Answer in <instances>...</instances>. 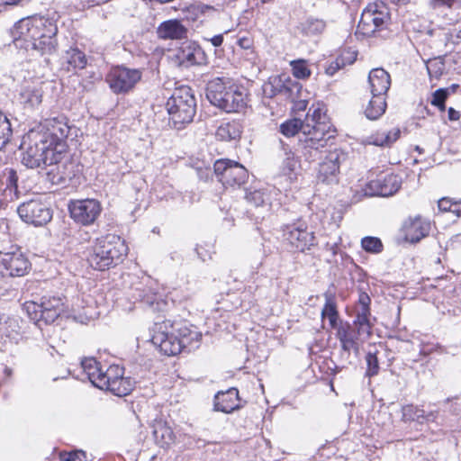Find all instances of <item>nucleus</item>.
Here are the masks:
<instances>
[{
	"mask_svg": "<svg viewBox=\"0 0 461 461\" xmlns=\"http://www.w3.org/2000/svg\"><path fill=\"white\" fill-rule=\"evenodd\" d=\"M361 246L364 250L370 253H379L383 249L382 241L376 237L363 238L361 240Z\"/></svg>",
	"mask_w": 461,
	"mask_h": 461,
	"instance_id": "42",
	"label": "nucleus"
},
{
	"mask_svg": "<svg viewBox=\"0 0 461 461\" xmlns=\"http://www.w3.org/2000/svg\"><path fill=\"white\" fill-rule=\"evenodd\" d=\"M370 301L371 300H370L369 296L366 294L362 293L359 295L357 305H360V306H369Z\"/></svg>",
	"mask_w": 461,
	"mask_h": 461,
	"instance_id": "57",
	"label": "nucleus"
},
{
	"mask_svg": "<svg viewBox=\"0 0 461 461\" xmlns=\"http://www.w3.org/2000/svg\"><path fill=\"white\" fill-rule=\"evenodd\" d=\"M65 59L74 68H84L86 65V55L78 49H70L66 52Z\"/></svg>",
	"mask_w": 461,
	"mask_h": 461,
	"instance_id": "35",
	"label": "nucleus"
},
{
	"mask_svg": "<svg viewBox=\"0 0 461 461\" xmlns=\"http://www.w3.org/2000/svg\"><path fill=\"white\" fill-rule=\"evenodd\" d=\"M388 19L389 14L383 4H369L362 12L357 29L364 35H371L382 29Z\"/></svg>",
	"mask_w": 461,
	"mask_h": 461,
	"instance_id": "10",
	"label": "nucleus"
},
{
	"mask_svg": "<svg viewBox=\"0 0 461 461\" xmlns=\"http://www.w3.org/2000/svg\"><path fill=\"white\" fill-rule=\"evenodd\" d=\"M368 82L373 95L384 96L390 88L391 77L384 68H374L368 76Z\"/></svg>",
	"mask_w": 461,
	"mask_h": 461,
	"instance_id": "24",
	"label": "nucleus"
},
{
	"mask_svg": "<svg viewBox=\"0 0 461 461\" xmlns=\"http://www.w3.org/2000/svg\"><path fill=\"white\" fill-rule=\"evenodd\" d=\"M371 334L369 328L353 322L352 324L339 325L337 329L336 337L345 352L350 353L353 351L357 354L361 343L367 339Z\"/></svg>",
	"mask_w": 461,
	"mask_h": 461,
	"instance_id": "8",
	"label": "nucleus"
},
{
	"mask_svg": "<svg viewBox=\"0 0 461 461\" xmlns=\"http://www.w3.org/2000/svg\"><path fill=\"white\" fill-rule=\"evenodd\" d=\"M81 366L89 381L95 387L100 389L101 385L99 384V381L100 379L104 378V376L106 375V371H102L100 364L92 357L83 359L81 362Z\"/></svg>",
	"mask_w": 461,
	"mask_h": 461,
	"instance_id": "28",
	"label": "nucleus"
},
{
	"mask_svg": "<svg viewBox=\"0 0 461 461\" xmlns=\"http://www.w3.org/2000/svg\"><path fill=\"white\" fill-rule=\"evenodd\" d=\"M12 133L10 121L0 112V150L9 142Z\"/></svg>",
	"mask_w": 461,
	"mask_h": 461,
	"instance_id": "37",
	"label": "nucleus"
},
{
	"mask_svg": "<svg viewBox=\"0 0 461 461\" xmlns=\"http://www.w3.org/2000/svg\"><path fill=\"white\" fill-rule=\"evenodd\" d=\"M4 176L5 178L6 189H10L11 191L14 189L16 193L18 181L16 172L14 169H8L7 172L5 173Z\"/></svg>",
	"mask_w": 461,
	"mask_h": 461,
	"instance_id": "50",
	"label": "nucleus"
},
{
	"mask_svg": "<svg viewBox=\"0 0 461 461\" xmlns=\"http://www.w3.org/2000/svg\"><path fill=\"white\" fill-rule=\"evenodd\" d=\"M58 28L43 17H28L16 23L11 31L13 41L19 49L41 55L52 54L57 48Z\"/></svg>",
	"mask_w": 461,
	"mask_h": 461,
	"instance_id": "1",
	"label": "nucleus"
},
{
	"mask_svg": "<svg viewBox=\"0 0 461 461\" xmlns=\"http://www.w3.org/2000/svg\"><path fill=\"white\" fill-rule=\"evenodd\" d=\"M280 83H281V81L276 78H275L273 82L270 81V82L265 83L263 86V92H264L265 96L272 98L275 95H276V94L278 92H281L282 90L277 88V86Z\"/></svg>",
	"mask_w": 461,
	"mask_h": 461,
	"instance_id": "48",
	"label": "nucleus"
},
{
	"mask_svg": "<svg viewBox=\"0 0 461 461\" xmlns=\"http://www.w3.org/2000/svg\"><path fill=\"white\" fill-rule=\"evenodd\" d=\"M385 109L386 102L384 96L373 95L365 109V114L369 120H376L384 113Z\"/></svg>",
	"mask_w": 461,
	"mask_h": 461,
	"instance_id": "33",
	"label": "nucleus"
},
{
	"mask_svg": "<svg viewBox=\"0 0 461 461\" xmlns=\"http://www.w3.org/2000/svg\"><path fill=\"white\" fill-rule=\"evenodd\" d=\"M325 26L322 20L311 17L301 23L300 30L305 35H316L321 33Z\"/></svg>",
	"mask_w": 461,
	"mask_h": 461,
	"instance_id": "34",
	"label": "nucleus"
},
{
	"mask_svg": "<svg viewBox=\"0 0 461 461\" xmlns=\"http://www.w3.org/2000/svg\"><path fill=\"white\" fill-rule=\"evenodd\" d=\"M366 361L367 365L366 375L374 376L377 375L379 371V365L376 355L370 352L367 353Z\"/></svg>",
	"mask_w": 461,
	"mask_h": 461,
	"instance_id": "45",
	"label": "nucleus"
},
{
	"mask_svg": "<svg viewBox=\"0 0 461 461\" xmlns=\"http://www.w3.org/2000/svg\"><path fill=\"white\" fill-rule=\"evenodd\" d=\"M447 115L450 121H456L459 119V113L452 107L448 109Z\"/></svg>",
	"mask_w": 461,
	"mask_h": 461,
	"instance_id": "59",
	"label": "nucleus"
},
{
	"mask_svg": "<svg viewBox=\"0 0 461 461\" xmlns=\"http://www.w3.org/2000/svg\"><path fill=\"white\" fill-rule=\"evenodd\" d=\"M153 437L158 445L166 447L175 441L172 429L164 421H156L153 426Z\"/></svg>",
	"mask_w": 461,
	"mask_h": 461,
	"instance_id": "29",
	"label": "nucleus"
},
{
	"mask_svg": "<svg viewBox=\"0 0 461 461\" xmlns=\"http://www.w3.org/2000/svg\"><path fill=\"white\" fill-rule=\"evenodd\" d=\"M57 149L60 151V158L52 165H47L50 169L47 171V178L53 185L65 184L75 176L74 163L64 155L65 144L63 140L58 143Z\"/></svg>",
	"mask_w": 461,
	"mask_h": 461,
	"instance_id": "14",
	"label": "nucleus"
},
{
	"mask_svg": "<svg viewBox=\"0 0 461 461\" xmlns=\"http://www.w3.org/2000/svg\"><path fill=\"white\" fill-rule=\"evenodd\" d=\"M169 120L175 128L189 123L196 112V100L192 89L186 86L176 87L166 104Z\"/></svg>",
	"mask_w": 461,
	"mask_h": 461,
	"instance_id": "7",
	"label": "nucleus"
},
{
	"mask_svg": "<svg viewBox=\"0 0 461 461\" xmlns=\"http://www.w3.org/2000/svg\"><path fill=\"white\" fill-rule=\"evenodd\" d=\"M19 0H4V3L5 5H14L18 2Z\"/></svg>",
	"mask_w": 461,
	"mask_h": 461,
	"instance_id": "60",
	"label": "nucleus"
},
{
	"mask_svg": "<svg viewBox=\"0 0 461 461\" xmlns=\"http://www.w3.org/2000/svg\"><path fill=\"white\" fill-rule=\"evenodd\" d=\"M223 41V36L221 34H218V35H215L213 36L212 39H211V42L212 44L214 46V47H219L221 45Z\"/></svg>",
	"mask_w": 461,
	"mask_h": 461,
	"instance_id": "58",
	"label": "nucleus"
},
{
	"mask_svg": "<svg viewBox=\"0 0 461 461\" xmlns=\"http://www.w3.org/2000/svg\"><path fill=\"white\" fill-rule=\"evenodd\" d=\"M101 211V204L95 199L77 200L69 205L71 217L83 225L93 223L100 215Z\"/></svg>",
	"mask_w": 461,
	"mask_h": 461,
	"instance_id": "15",
	"label": "nucleus"
},
{
	"mask_svg": "<svg viewBox=\"0 0 461 461\" xmlns=\"http://www.w3.org/2000/svg\"><path fill=\"white\" fill-rule=\"evenodd\" d=\"M206 96L212 104L227 113L240 112L247 104L244 92L227 77L211 80Z\"/></svg>",
	"mask_w": 461,
	"mask_h": 461,
	"instance_id": "4",
	"label": "nucleus"
},
{
	"mask_svg": "<svg viewBox=\"0 0 461 461\" xmlns=\"http://www.w3.org/2000/svg\"><path fill=\"white\" fill-rule=\"evenodd\" d=\"M449 212L457 218H461V201H453Z\"/></svg>",
	"mask_w": 461,
	"mask_h": 461,
	"instance_id": "54",
	"label": "nucleus"
},
{
	"mask_svg": "<svg viewBox=\"0 0 461 461\" xmlns=\"http://www.w3.org/2000/svg\"><path fill=\"white\" fill-rule=\"evenodd\" d=\"M23 309L26 311L29 318L35 321H43V312L41 308V302L37 303L35 302H26L23 305Z\"/></svg>",
	"mask_w": 461,
	"mask_h": 461,
	"instance_id": "39",
	"label": "nucleus"
},
{
	"mask_svg": "<svg viewBox=\"0 0 461 461\" xmlns=\"http://www.w3.org/2000/svg\"><path fill=\"white\" fill-rule=\"evenodd\" d=\"M344 68L343 65L339 63V60L336 59L334 62H331L330 65L326 68V73L330 76H333L339 69Z\"/></svg>",
	"mask_w": 461,
	"mask_h": 461,
	"instance_id": "53",
	"label": "nucleus"
},
{
	"mask_svg": "<svg viewBox=\"0 0 461 461\" xmlns=\"http://www.w3.org/2000/svg\"><path fill=\"white\" fill-rule=\"evenodd\" d=\"M448 95L447 89L440 88L434 92L432 95L431 104L438 107L440 111H445V101Z\"/></svg>",
	"mask_w": 461,
	"mask_h": 461,
	"instance_id": "44",
	"label": "nucleus"
},
{
	"mask_svg": "<svg viewBox=\"0 0 461 461\" xmlns=\"http://www.w3.org/2000/svg\"><path fill=\"white\" fill-rule=\"evenodd\" d=\"M284 238L295 250L303 252L314 245L313 232L304 223H294L284 230Z\"/></svg>",
	"mask_w": 461,
	"mask_h": 461,
	"instance_id": "16",
	"label": "nucleus"
},
{
	"mask_svg": "<svg viewBox=\"0 0 461 461\" xmlns=\"http://www.w3.org/2000/svg\"><path fill=\"white\" fill-rule=\"evenodd\" d=\"M5 372H6L7 375H10L11 370L9 368H5Z\"/></svg>",
	"mask_w": 461,
	"mask_h": 461,
	"instance_id": "62",
	"label": "nucleus"
},
{
	"mask_svg": "<svg viewBox=\"0 0 461 461\" xmlns=\"http://www.w3.org/2000/svg\"><path fill=\"white\" fill-rule=\"evenodd\" d=\"M100 379L101 390H107L117 396H124L132 390V384L129 377L123 376V369L117 366H110L106 369V375Z\"/></svg>",
	"mask_w": 461,
	"mask_h": 461,
	"instance_id": "13",
	"label": "nucleus"
},
{
	"mask_svg": "<svg viewBox=\"0 0 461 461\" xmlns=\"http://www.w3.org/2000/svg\"><path fill=\"white\" fill-rule=\"evenodd\" d=\"M456 39H458L459 41H461V30H459L456 33Z\"/></svg>",
	"mask_w": 461,
	"mask_h": 461,
	"instance_id": "61",
	"label": "nucleus"
},
{
	"mask_svg": "<svg viewBox=\"0 0 461 461\" xmlns=\"http://www.w3.org/2000/svg\"><path fill=\"white\" fill-rule=\"evenodd\" d=\"M245 198L248 203L256 207L264 205L268 199L265 192L257 189L248 191Z\"/></svg>",
	"mask_w": 461,
	"mask_h": 461,
	"instance_id": "40",
	"label": "nucleus"
},
{
	"mask_svg": "<svg viewBox=\"0 0 461 461\" xmlns=\"http://www.w3.org/2000/svg\"><path fill=\"white\" fill-rule=\"evenodd\" d=\"M299 167V161L294 157V154L291 151L285 152V158H284L282 169L285 174L294 173Z\"/></svg>",
	"mask_w": 461,
	"mask_h": 461,
	"instance_id": "43",
	"label": "nucleus"
},
{
	"mask_svg": "<svg viewBox=\"0 0 461 461\" xmlns=\"http://www.w3.org/2000/svg\"><path fill=\"white\" fill-rule=\"evenodd\" d=\"M127 246L119 236L108 234L95 240L87 260L93 268L104 271L119 264L127 255Z\"/></svg>",
	"mask_w": 461,
	"mask_h": 461,
	"instance_id": "5",
	"label": "nucleus"
},
{
	"mask_svg": "<svg viewBox=\"0 0 461 461\" xmlns=\"http://www.w3.org/2000/svg\"><path fill=\"white\" fill-rule=\"evenodd\" d=\"M457 0H433V4L435 6H447V7H452V5L456 2Z\"/></svg>",
	"mask_w": 461,
	"mask_h": 461,
	"instance_id": "56",
	"label": "nucleus"
},
{
	"mask_svg": "<svg viewBox=\"0 0 461 461\" xmlns=\"http://www.w3.org/2000/svg\"><path fill=\"white\" fill-rule=\"evenodd\" d=\"M292 73L294 77L299 79H306L310 77L312 72L309 68L308 63L304 59H297L290 62Z\"/></svg>",
	"mask_w": 461,
	"mask_h": 461,
	"instance_id": "36",
	"label": "nucleus"
},
{
	"mask_svg": "<svg viewBox=\"0 0 461 461\" xmlns=\"http://www.w3.org/2000/svg\"><path fill=\"white\" fill-rule=\"evenodd\" d=\"M437 412L430 411L425 413L424 410L413 404H407L402 408V420L404 422L417 421L418 423H424L435 420Z\"/></svg>",
	"mask_w": 461,
	"mask_h": 461,
	"instance_id": "27",
	"label": "nucleus"
},
{
	"mask_svg": "<svg viewBox=\"0 0 461 461\" xmlns=\"http://www.w3.org/2000/svg\"><path fill=\"white\" fill-rule=\"evenodd\" d=\"M444 69V64L438 60H431L427 65V70L430 77H434L436 78L439 77L442 75Z\"/></svg>",
	"mask_w": 461,
	"mask_h": 461,
	"instance_id": "49",
	"label": "nucleus"
},
{
	"mask_svg": "<svg viewBox=\"0 0 461 461\" xmlns=\"http://www.w3.org/2000/svg\"><path fill=\"white\" fill-rule=\"evenodd\" d=\"M334 130L330 123L329 129L324 131L321 138H317L314 133L309 134L301 140L303 142V156L306 160L313 161L318 158V154L321 152V149H323L327 145V141L334 137Z\"/></svg>",
	"mask_w": 461,
	"mask_h": 461,
	"instance_id": "21",
	"label": "nucleus"
},
{
	"mask_svg": "<svg viewBox=\"0 0 461 461\" xmlns=\"http://www.w3.org/2000/svg\"><path fill=\"white\" fill-rule=\"evenodd\" d=\"M22 100L31 107L39 105L42 101V93L38 88H26L21 94Z\"/></svg>",
	"mask_w": 461,
	"mask_h": 461,
	"instance_id": "38",
	"label": "nucleus"
},
{
	"mask_svg": "<svg viewBox=\"0 0 461 461\" xmlns=\"http://www.w3.org/2000/svg\"><path fill=\"white\" fill-rule=\"evenodd\" d=\"M370 316V308L369 306H360L357 305L356 307V319L353 322L367 327L371 330L372 325L369 321Z\"/></svg>",
	"mask_w": 461,
	"mask_h": 461,
	"instance_id": "41",
	"label": "nucleus"
},
{
	"mask_svg": "<svg viewBox=\"0 0 461 461\" xmlns=\"http://www.w3.org/2000/svg\"><path fill=\"white\" fill-rule=\"evenodd\" d=\"M62 461H86L87 456L82 450H76L72 452H64L60 454Z\"/></svg>",
	"mask_w": 461,
	"mask_h": 461,
	"instance_id": "46",
	"label": "nucleus"
},
{
	"mask_svg": "<svg viewBox=\"0 0 461 461\" xmlns=\"http://www.w3.org/2000/svg\"><path fill=\"white\" fill-rule=\"evenodd\" d=\"M357 52L355 50H352L350 49L344 50L341 54L337 58L339 60V63L340 62V65H343L344 67L347 65H351L355 62L357 59Z\"/></svg>",
	"mask_w": 461,
	"mask_h": 461,
	"instance_id": "47",
	"label": "nucleus"
},
{
	"mask_svg": "<svg viewBox=\"0 0 461 461\" xmlns=\"http://www.w3.org/2000/svg\"><path fill=\"white\" fill-rule=\"evenodd\" d=\"M213 169L218 180L225 186H240L249 176L248 170L241 164L228 158L216 160Z\"/></svg>",
	"mask_w": 461,
	"mask_h": 461,
	"instance_id": "9",
	"label": "nucleus"
},
{
	"mask_svg": "<svg viewBox=\"0 0 461 461\" xmlns=\"http://www.w3.org/2000/svg\"><path fill=\"white\" fill-rule=\"evenodd\" d=\"M342 158L343 154L339 150L330 151L319 165L318 180L326 184L336 183Z\"/></svg>",
	"mask_w": 461,
	"mask_h": 461,
	"instance_id": "20",
	"label": "nucleus"
},
{
	"mask_svg": "<svg viewBox=\"0 0 461 461\" xmlns=\"http://www.w3.org/2000/svg\"><path fill=\"white\" fill-rule=\"evenodd\" d=\"M450 401V399H447L446 403L449 402Z\"/></svg>",
	"mask_w": 461,
	"mask_h": 461,
	"instance_id": "63",
	"label": "nucleus"
},
{
	"mask_svg": "<svg viewBox=\"0 0 461 461\" xmlns=\"http://www.w3.org/2000/svg\"><path fill=\"white\" fill-rule=\"evenodd\" d=\"M324 297L325 304L321 310V319L328 318L330 327L337 330L339 327L338 324L339 312L337 310L334 295L330 292H326Z\"/></svg>",
	"mask_w": 461,
	"mask_h": 461,
	"instance_id": "30",
	"label": "nucleus"
},
{
	"mask_svg": "<svg viewBox=\"0 0 461 461\" xmlns=\"http://www.w3.org/2000/svg\"><path fill=\"white\" fill-rule=\"evenodd\" d=\"M241 134V125L238 122H228L221 123L216 131V138L221 140H237Z\"/></svg>",
	"mask_w": 461,
	"mask_h": 461,
	"instance_id": "31",
	"label": "nucleus"
},
{
	"mask_svg": "<svg viewBox=\"0 0 461 461\" xmlns=\"http://www.w3.org/2000/svg\"><path fill=\"white\" fill-rule=\"evenodd\" d=\"M240 408L238 389L232 387L226 392H219L214 397V410L230 413Z\"/></svg>",
	"mask_w": 461,
	"mask_h": 461,
	"instance_id": "23",
	"label": "nucleus"
},
{
	"mask_svg": "<svg viewBox=\"0 0 461 461\" xmlns=\"http://www.w3.org/2000/svg\"><path fill=\"white\" fill-rule=\"evenodd\" d=\"M11 326L12 321L5 315H0V336H8V330L6 325Z\"/></svg>",
	"mask_w": 461,
	"mask_h": 461,
	"instance_id": "52",
	"label": "nucleus"
},
{
	"mask_svg": "<svg viewBox=\"0 0 461 461\" xmlns=\"http://www.w3.org/2000/svg\"><path fill=\"white\" fill-rule=\"evenodd\" d=\"M31 269V263L26 256L16 249L10 252L0 251V275L2 276H23Z\"/></svg>",
	"mask_w": 461,
	"mask_h": 461,
	"instance_id": "12",
	"label": "nucleus"
},
{
	"mask_svg": "<svg viewBox=\"0 0 461 461\" xmlns=\"http://www.w3.org/2000/svg\"><path fill=\"white\" fill-rule=\"evenodd\" d=\"M205 60L203 50L194 42L183 43L173 59L174 63L182 68L204 64Z\"/></svg>",
	"mask_w": 461,
	"mask_h": 461,
	"instance_id": "19",
	"label": "nucleus"
},
{
	"mask_svg": "<svg viewBox=\"0 0 461 461\" xmlns=\"http://www.w3.org/2000/svg\"><path fill=\"white\" fill-rule=\"evenodd\" d=\"M141 71L126 67L113 68L107 75L106 81L114 94L131 91L141 79Z\"/></svg>",
	"mask_w": 461,
	"mask_h": 461,
	"instance_id": "11",
	"label": "nucleus"
},
{
	"mask_svg": "<svg viewBox=\"0 0 461 461\" xmlns=\"http://www.w3.org/2000/svg\"><path fill=\"white\" fill-rule=\"evenodd\" d=\"M157 34L162 40H182L186 37L187 29L178 20H167L159 24Z\"/></svg>",
	"mask_w": 461,
	"mask_h": 461,
	"instance_id": "25",
	"label": "nucleus"
},
{
	"mask_svg": "<svg viewBox=\"0 0 461 461\" xmlns=\"http://www.w3.org/2000/svg\"><path fill=\"white\" fill-rule=\"evenodd\" d=\"M17 212L23 221L36 226L46 224L51 220L50 210L36 200L22 203Z\"/></svg>",
	"mask_w": 461,
	"mask_h": 461,
	"instance_id": "17",
	"label": "nucleus"
},
{
	"mask_svg": "<svg viewBox=\"0 0 461 461\" xmlns=\"http://www.w3.org/2000/svg\"><path fill=\"white\" fill-rule=\"evenodd\" d=\"M239 46L246 50H249L252 47V41L248 37H242L238 41Z\"/></svg>",
	"mask_w": 461,
	"mask_h": 461,
	"instance_id": "55",
	"label": "nucleus"
},
{
	"mask_svg": "<svg viewBox=\"0 0 461 461\" xmlns=\"http://www.w3.org/2000/svg\"><path fill=\"white\" fill-rule=\"evenodd\" d=\"M52 129L43 133H32L28 136L29 143L22 144V163L29 168H37L52 165L60 158L58 143L67 137L68 127L66 123L53 121Z\"/></svg>",
	"mask_w": 461,
	"mask_h": 461,
	"instance_id": "2",
	"label": "nucleus"
},
{
	"mask_svg": "<svg viewBox=\"0 0 461 461\" xmlns=\"http://www.w3.org/2000/svg\"><path fill=\"white\" fill-rule=\"evenodd\" d=\"M430 230V223L420 216L407 219L402 225V231L407 241L419 242L425 238Z\"/></svg>",
	"mask_w": 461,
	"mask_h": 461,
	"instance_id": "22",
	"label": "nucleus"
},
{
	"mask_svg": "<svg viewBox=\"0 0 461 461\" xmlns=\"http://www.w3.org/2000/svg\"><path fill=\"white\" fill-rule=\"evenodd\" d=\"M453 203V200L448 197H443L438 200V207L440 212H449L451 210V204Z\"/></svg>",
	"mask_w": 461,
	"mask_h": 461,
	"instance_id": "51",
	"label": "nucleus"
},
{
	"mask_svg": "<svg viewBox=\"0 0 461 461\" xmlns=\"http://www.w3.org/2000/svg\"><path fill=\"white\" fill-rule=\"evenodd\" d=\"M402 185V178L393 174L378 176L367 183L365 194L368 196H391L393 195Z\"/></svg>",
	"mask_w": 461,
	"mask_h": 461,
	"instance_id": "18",
	"label": "nucleus"
},
{
	"mask_svg": "<svg viewBox=\"0 0 461 461\" xmlns=\"http://www.w3.org/2000/svg\"><path fill=\"white\" fill-rule=\"evenodd\" d=\"M202 334L186 323L169 320L155 323L152 343L166 356L191 352L199 347Z\"/></svg>",
	"mask_w": 461,
	"mask_h": 461,
	"instance_id": "3",
	"label": "nucleus"
},
{
	"mask_svg": "<svg viewBox=\"0 0 461 461\" xmlns=\"http://www.w3.org/2000/svg\"><path fill=\"white\" fill-rule=\"evenodd\" d=\"M400 133L399 129H393L388 132L377 131L375 134L367 137L366 143L382 147L390 146L398 140Z\"/></svg>",
	"mask_w": 461,
	"mask_h": 461,
	"instance_id": "32",
	"label": "nucleus"
},
{
	"mask_svg": "<svg viewBox=\"0 0 461 461\" xmlns=\"http://www.w3.org/2000/svg\"><path fill=\"white\" fill-rule=\"evenodd\" d=\"M41 308L43 321L46 324L52 323L63 312V302L60 297H42Z\"/></svg>",
	"mask_w": 461,
	"mask_h": 461,
	"instance_id": "26",
	"label": "nucleus"
},
{
	"mask_svg": "<svg viewBox=\"0 0 461 461\" xmlns=\"http://www.w3.org/2000/svg\"><path fill=\"white\" fill-rule=\"evenodd\" d=\"M329 127L330 121L325 112L320 106L312 105L303 121L298 118L288 120L280 125V132L288 138L298 132L304 137L314 133L317 138H321Z\"/></svg>",
	"mask_w": 461,
	"mask_h": 461,
	"instance_id": "6",
	"label": "nucleus"
}]
</instances>
